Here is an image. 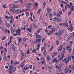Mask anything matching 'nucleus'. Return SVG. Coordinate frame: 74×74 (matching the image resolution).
I'll list each match as a JSON object with an SVG mask.
<instances>
[{"label":"nucleus","mask_w":74,"mask_h":74,"mask_svg":"<svg viewBox=\"0 0 74 74\" xmlns=\"http://www.w3.org/2000/svg\"><path fill=\"white\" fill-rule=\"evenodd\" d=\"M3 7L4 8H7V7L5 5V4H3L2 5Z\"/></svg>","instance_id":"38"},{"label":"nucleus","mask_w":74,"mask_h":74,"mask_svg":"<svg viewBox=\"0 0 74 74\" xmlns=\"http://www.w3.org/2000/svg\"><path fill=\"white\" fill-rule=\"evenodd\" d=\"M11 19V20H10V23H11V24H12V23L13 22V21H14V19L13 18H10Z\"/></svg>","instance_id":"11"},{"label":"nucleus","mask_w":74,"mask_h":74,"mask_svg":"<svg viewBox=\"0 0 74 74\" xmlns=\"http://www.w3.org/2000/svg\"><path fill=\"white\" fill-rule=\"evenodd\" d=\"M70 40V38H67L66 39V41H69Z\"/></svg>","instance_id":"48"},{"label":"nucleus","mask_w":74,"mask_h":74,"mask_svg":"<svg viewBox=\"0 0 74 74\" xmlns=\"http://www.w3.org/2000/svg\"><path fill=\"white\" fill-rule=\"evenodd\" d=\"M35 35L36 38H41V36H40L39 35H37V33H35Z\"/></svg>","instance_id":"7"},{"label":"nucleus","mask_w":74,"mask_h":74,"mask_svg":"<svg viewBox=\"0 0 74 74\" xmlns=\"http://www.w3.org/2000/svg\"><path fill=\"white\" fill-rule=\"evenodd\" d=\"M58 34H60V35H62V32L60 31H59Z\"/></svg>","instance_id":"47"},{"label":"nucleus","mask_w":74,"mask_h":74,"mask_svg":"<svg viewBox=\"0 0 74 74\" xmlns=\"http://www.w3.org/2000/svg\"><path fill=\"white\" fill-rule=\"evenodd\" d=\"M29 9H30V7H27L25 8V10L27 11V10H29Z\"/></svg>","instance_id":"32"},{"label":"nucleus","mask_w":74,"mask_h":74,"mask_svg":"<svg viewBox=\"0 0 74 74\" xmlns=\"http://www.w3.org/2000/svg\"><path fill=\"white\" fill-rule=\"evenodd\" d=\"M64 60L65 63L66 64H67V58H64Z\"/></svg>","instance_id":"31"},{"label":"nucleus","mask_w":74,"mask_h":74,"mask_svg":"<svg viewBox=\"0 0 74 74\" xmlns=\"http://www.w3.org/2000/svg\"><path fill=\"white\" fill-rule=\"evenodd\" d=\"M46 70H48V69H49V66H46Z\"/></svg>","instance_id":"57"},{"label":"nucleus","mask_w":74,"mask_h":74,"mask_svg":"<svg viewBox=\"0 0 74 74\" xmlns=\"http://www.w3.org/2000/svg\"><path fill=\"white\" fill-rule=\"evenodd\" d=\"M32 52H34L35 53H37V51H36V50L34 49L32 51Z\"/></svg>","instance_id":"24"},{"label":"nucleus","mask_w":74,"mask_h":74,"mask_svg":"<svg viewBox=\"0 0 74 74\" xmlns=\"http://www.w3.org/2000/svg\"><path fill=\"white\" fill-rule=\"evenodd\" d=\"M71 56L72 58V59H74V56H73V55H71Z\"/></svg>","instance_id":"62"},{"label":"nucleus","mask_w":74,"mask_h":74,"mask_svg":"<svg viewBox=\"0 0 74 74\" xmlns=\"http://www.w3.org/2000/svg\"><path fill=\"white\" fill-rule=\"evenodd\" d=\"M57 16L58 17H59V16L60 17V14H59V13H58L57 14Z\"/></svg>","instance_id":"45"},{"label":"nucleus","mask_w":74,"mask_h":74,"mask_svg":"<svg viewBox=\"0 0 74 74\" xmlns=\"http://www.w3.org/2000/svg\"><path fill=\"white\" fill-rule=\"evenodd\" d=\"M26 15L27 16H29V13L27 12H25Z\"/></svg>","instance_id":"33"},{"label":"nucleus","mask_w":74,"mask_h":74,"mask_svg":"<svg viewBox=\"0 0 74 74\" xmlns=\"http://www.w3.org/2000/svg\"><path fill=\"white\" fill-rule=\"evenodd\" d=\"M13 8H18L19 7L18 6L15 5H13Z\"/></svg>","instance_id":"25"},{"label":"nucleus","mask_w":74,"mask_h":74,"mask_svg":"<svg viewBox=\"0 0 74 74\" xmlns=\"http://www.w3.org/2000/svg\"><path fill=\"white\" fill-rule=\"evenodd\" d=\"M29 69L28 67L25 66L24 67V68L23 69H24V70H25V71H26V70H27V69Z\"/></svg>","instance_id":"28"},{"label":"nucleus","mask_w":74,"mask_h":74,"mask_svg":"<svg viewBox=\"0 0 74 74\" xmlns=\"http://www.w3.org/2000/svg\"><path fill=\"white\" fill-rule=\"evenodd\" d=\"M60 6L61 7H63V4L61 3L60 5Z\"/></svg>","instance_id":"61"},{"label":"nucleus","mask_w":74,"mask_h":74,"mask_svg":"<svg viewBox=\"0 0 74 74\" xmlns=\"http://www.w3.org/2000/svg\"><path fill=\"white\" fill-rule=\"evenodd\" d=\"M57 21L58 22H60V21H61V19L60 18H57Z\"/></svg>","instance_id":"34"},{"label":"nucleus","mask_w":74,"mask_h":74,"mask_svg":"<svg viewBox=\"0 0 74 74\" xmlns=\"http://www.w3.org/2000/svg\"><path fill=\"white\" fill-rule=\"evenodd\" d=\"M52 66L51 67V68H49V71H50V72H51V69H52Z\"/></svg>","instance_id":"50"},{"label":"nucleus","mask_w":74,"mask_h":74,"mask_svg":"<svg viewBox=\"0 0 74 74\" xmlns=\"http://www.w3.org/2000/svg\"><path fill=\"white\" fill-rule=\"evenodd\" d=\"M70 48V46H66V49H69V48Z\"/></svg>","instance_id":"36"},{"label":"nucleus","mask_w":74,"mask_h":74,"mask_svg":"<svg viewBox=\"0 0 74 74\" xmlns=\"http://www.w3.org/2000/svg\"><path fill=\"white\" fill-rule=\"evenodd\" d=\"M52 26V25L49 26L47 27V28H51Z\"/></svg>","instance_id":"59"},{"label":"nucleus","mask_w":74,"mask_h":74,"mask_svg":"<svg viewBox=\"0 0 74 74\" xmlns=\"http://www.w3.org/2000/svg\"><path fill=\"white\" fill-rule=\"evenodd\" d=\"M45 48L44 47V46L43 48L42 47H41V49L42 52V51H43V50H44V49H45Z\"/></svg>","instance_id":"23"},{"label":"nucleus","mask_w":74,"mask_h":74,"mask_svg":"<svg viewBox=\"0 0 74 74\" xmlns=\"http://www.w3.org/2000/svg\"><path fill=\"white\" fill-rule=\"evenodd\" d=\"M12 33H15V32H16V30L15 29H13L12 28H11L10 29Z\"/></svg>","instance_id":"9"},{"label":"nucleus","mask_w":74,"mask_h":74,"mask_svg":"<svg viewBox=\"0 0 74 74\" xmlns=\"http://www.w3.org/2000/svg\"><path fill=\"white\" fill-rule=\"evenodd\" d=\"M63 46L62 45L58 49V51L59 52L62 49V48H63Z\"/></svg>","instance_id":"14"},{"label":"nucleus","mask_w":74,"mask_h":74,"mask_svg":"<svg viewBox=\"0 0 74 74\" xmlns=\"http://www.w3.org/2000/svg\"><path fill=\"white\" fill-rule=\"evenodd\" d=\"M12 69V72H14L16 70V67H14Z\"/></svg>","instance_id":"15"},{"label":"nucleus","mask_w":74,"mask_h":74,"mask_svg":"<svg viewBox=\"0 0 74 74\" xmlns=\"http://www.w3.org/2000/svg\"><path fill=\"white\" fill-rule=\"evenodd\" d=\"M27 54H29L30 53V49H28L27 50Z\"/></svg>","instance_id":"29"},{"label":"nucleus","mask_w":74,"mask_h":74,"mask_svg":"<svg viewBox=\"0 0 74 74\" xmlns=\"http://www.w3.org/2000/svg\"><path fill=\"white\" fill-rule=\"evenodd\" d=\"M27 31H29V32H32V29L27 28Z\"/></svg>","instance_id":"19"},{"label":"nucleus","mask_w":74,"mask_h":74,"mask_svg":"<svg viewBox=\"0 0 74 74\" xmlns=\"http://www.w3.org/2000/svg\"><path fill=\"white\" fill-rule=\"evenodd\" d=\"M56 58H55L53 59V62H56Z\"/></svg>","instance_id":"60"},{"label":"nucleus","mask_w":74,"mask_h":74,"mask_svg":"<svg viewBox=\"0 0 74 74\" xmlns=\"http://www.w3.org/2000/svg\"><path fill=\"white\" fill-rule=\"evenodd\" d=\"M55 30H56V29L54 28L52 30H50L49 31V32H50V33L47 32V34H48V35H50L51 34V33H53V31H55Z\"/></svg>","instance_id":"2"},{"label":"nucleus","mask_w":74,"mask_h":74,"mask_svg":"<svg viewBox=\"0 0 74 74\" xmlns=\"http://www.w3.org/2000/svg\"><path fill=\"white\" fill-rule=\"evenodd\" d=\"M18 1H16L14 2V4H17V3H18Z\"/></svg>","instance_id":"64"},{"label":"nucleus","mask_w":74,"mask_h":74,"mask_svg":"<svg viewBox=\"0 0 74 74\" xmlns=\"http://www.w3.org/2000/svg\"><path fill=\"white\" fill-rule=\"evenodd\" d=\"M41 29H42L41 28H40L39 29H38V30L37 32H36V33H39L40 32V30H41Z\"/></svg>","instance_id":"27"},{"label":"nucleus","mask_w":74,"mask_h":74,"mask_svg":"<svg viewBox=\"0 0 74 74\" xmlns=\"http://www.w3.org/2000/svg\"><path fill=\"white\" fill-rule=\"evenodd\" d=\"M29 68L30 69H32V65H30L29 66Z\"/></svg>","instance_id":"53"},{"label":"nucleus","mask_w":74,"mask_h":74,"mask_svg":"<svg viewBox=\"0 0 74 74\" xmlns=\"http://www.w3.org/2000/svg\"><path fill=\"white\" fill-rule=\"evenodd\" d=\"M49 55H48L47 56V61H49Z\"/></svg>","instance_id":"44"},{"label":"nucleus","mask_w":74,"mask_h":74,"mask_svg":"<svg viewBox=\"0 0 74 74\" xmlns=\"http://www.w3.org/2000/svg\"><path fill=\"white\" fill-rule=\"evenodd\" d=\"M13 18V16H12V15H11V16L9 17L7 16H5V19H10V18Z\"/></svg>","instance_id":"6"},{"label":"nucleus","mask_w":74,"mask_h":74,"mask_svg":"<svg viewBox=\"0 0 74 74\" xmlns=\"http://www.w3.org/2000/svg\"><path fill=\"white\" fill-rule=\"evenodd\" d=\"M19 11V9L15 10L14 12H18Z\"/></svg>","instance_id":"43"},{"label":"nucleus","mask_w":74,"mask_h":74,"mask_svg":"<svg viewBox=\"0 0 74 74\" xmlns=\"http://www.w3.org/2000/svg\"><path fill=\"white\" fill-rule=\"evenodd\" d=\"M5 69H8V66H5Z\"/></svg>","instance_id":"63"},{"label":"nucleus","mask_w":74,"mask_h":74,"mask_svg":"<svg viewBox=\"0 0 74 74\" xmlns=\"http://www.w3.org/2000/svg\"><path fill=\"white\" fill-rule=\"evenodd\" d=\"M71 11H69L68 12V15L70 16V14H71Z\"/></svg>","instance_id":"52"},{"label":"nucleus","mask_w":74,"mask_h":74,"mask_svg":"<svg viewBox=\"0 0 74 74\" xmlns=\"http://www.w3.org/2000/svg\"><path fill=\"white\" fill-rule=\"evenodd\" d=\"M40 44H38L37 45V47L38 48H40Z\"/></svg>","instance_id":"55"},{"label":"nucleus","mask_w":74,"mask_h":74,"mask_svg":"<svg viewBox=\"0 0 74 74\" xmlns=\"http://www.w3.org/2000/svg\"><path fill=\"white\" fill-rule=\"evenodd\" d=\"M64 51L63 52H62V53L61 55V57L59 59V60H61V59H62L63 58H64Z\"/></svg>","instance_id":"1"},{"label":"nucleus","mask_w":74,"mask_h":74,"mask_svg":"<svg viewBox=\"0 0 74 74\" xmlns=\"http://www.w3.org/2000/svg\"><path fill=\"white\" fill-rule=\"evenodd\" d=\"M63 25L64 26H65L66 27H68L69 25H68V24L66 23H63Z\"/></svg>","instance_id":"17"},{"label":"nucleus","mask_w":74,"mask_h":74,"mask_svg":"<svg viewBox=\"0 0 74 74\" xmlns=\"http://www.w3.org/2000/svg\"><path fill=\"white\" fill-rule=\"evenodd\" d=\"M5 33H8L9 34L10 33V30H8L7 29L5 30Z\"/></svg>","instance_id":"12"},{"label":"nucleus","mask_w":74,"mask_h":74,"mask_svg":"<svg viewBox=\"0 0 74 74\" xmlns=\"http://www.w3.org/2000/svg\"><path fill=\"white\" fill-rule=\"evenodd\" d=\"M6 36H4L2 39V40L3 41L4 40L5 38H6Z\"/></svg>","instance_id":"39"},{"label":"nucleus","mask_w":74,"mask_h":74,"mask_svg":"<svg viewBox=\"0 0 74 74\" xmlns=\"http://www.w3.org/2000/svg\"><path fill=\"white\" fill-rule=\"evenodd\" d=\"M46 55H47V52L46 50H45L43 53L42 56H43L44 58H45V57H46Z\"/></svg>","instance_id":"5"},{"label":"nucleus","mask_w":74,"mask_h":74,"mask_svg":"<svg viewBox=\"0 0 74 74\" xmlns=\"http://www.w3.org/2000/svg\"><path fill=\"white\" fill-rule=\"evenodd\" d=\"M69 60H70V61H71V58H68V61H67V63L69 62Z\"/></svg>","instance_id":"40"},{"label":"nucleus","mask_w":74,"mask_h":74,"mask_svg":"<svg viewBox=\"0 0 74 74\" xmlns=\"http://www.w3.org/2000/svg\"><path fill=\"white\" fill-rule=\"evenodd\" d=\"M53 46H52L51 47V49H50L49 51H52V49H53Z\"/></svg>","instance_id":"49"},{"label":"nucleus","mask_w":74,"mask_h":74,"mask_svg":"<svg viewBox=\"0 0 74 74\" xmlns=\"http://www.w3.org/2000/svg\"><path fill=\"white\" fill-rule=\"evenodd\" d=\"M6 13H7V14H8L9 15H10V13H8V10H6Z\"/></svg>","instance_id":"54"},{"label":"nucleus","mask_w":74,"mask_h":74,"mask_svg":"<svg viewBox=\"0 0 74 74\" xmlns=\"http://www.w3.org/2000/svg\"><path fill=\"white\" fill-rule=\"evenodd\" d=\"M22 41V38H18V42H21Z\"/></svg>","instance_id":"22"},{"label":"nucleus","mask_w":74,"mask_h":74,"mask_svg":"<svg viewBox=\"0 0 74 74\" xmlns=\"http://www.w3.org/2000/svg\"><path fill=\"white\" fill-rule=\"evenodd\" d=\"M23 66H24V64H23V63H22L20 65V66L22 68L23 67Z\"/></svg>","instance_id":"41"},{"label":"nucleus","mask_w":74,"mask_h":74,"mask_svg":"<svg viewBox=\"0 0 74 74\" xmlns=\"http://www.w3.org/2000/svg\"><path fill=\"white\" fill-rule=\"evenodd\" d=\"M47 11L48 12H52V9L51 8L47 7Z\"/></svg>","instance_id":"4"},{"label":"nucleus","mask_w":74,"mask_h":74,"mask_svg":"<svg viewBox=\"0 0 74 74\" xmlns=\"http://www.w3.org/2000/svg\"><path fill=\"white\" fill-rule=\"evenodd\" d=\"M49 16L50 18H52V15L51 13L49 14Z\"/></svg>","instance_id":"37"},{"label":"nucleus","mask_w":74,"mask_h":74,"mask_svg":"<svg viewBox=\"0 0 74 74\" xmlns=\"http://www.w3.org/2000/svg\"><path fill=\"white\" fill-rule=\"evenodd\" d=\"M69 72V71H68V69L67 68H65V70H64V73L65 74H66L67 73Z\"/></svg>","instance_id":"10"},{"label":"nucleus","mask_w":74,"mask_h":74,"mask_svg":"<svg viewBox=\"0 0 74 74\" xmlns=\"http://www.w3.org/2000/svg\"><path fill=\"white\" fill-rule=\"evenodd\" d=\"M11 11H13V12H15V9H14L13 8H11Z\"/></svg>","instance_id":"30"},{"label":"nucleus","mask_w":74,"mask_h":74,"mask_svg":"<svg viewBox=\"0 0 74 74\" xmlns=\"http://www.w3.org/2000/svg\"><path fill=\"white\" fill-rule=\"evenodd\" d=\"M57 18H56V17H55L54 18H53V21H57Z\"/></svg>","instance_id":"35"},{"label":"nucleus","mask_w":74,"mask_h":74,"mask_svg":"<svg viewBox=\"0 0 74 74\" xmlns=\"http://www.w3.org/2000/svg\"><path fill=\"white\" fill-rule=\"evenodd\" d=\"M31 4H32V3H29L25 5V7H28L29 5H31Z\"/></svg>","instance_id":"16"},{"label":"nucleus","mask_w":74,"mask_h":74,"mask_svg":"<svg viewBox=\"0 0 74 74\" xmlns=\"http://www.w3.org/2000/svg\"><path fill=\"white\" fill-rule=\"evenodd\" d=\"M66 6L67 7L69 8H70V5H69V4H67L66 5Z\"/></svg>","instance_id":"51"},{"label":"nucleus","mask_w":74,"mask_h":74,"mask_svg":"<svg viewBox=\"0 0 74 74\" xmlns=\"http://www.w3.org/2000/svg\"><path fill=\"white\" fill-rule=\"evenodd\" d=\"M12 34L14 36H18V35L16 32V33L15 32H12Z\"/></svg>","instance_id":"13"},{"label":"nucleus","mask_w":74,"mask_h":74,"mask_svg":"<svg viewBox=\"0 0 74 74\" xmlns=\"http://www.w3.org/2000/svg\"><path fill=\"white\" fill-rule=\"evenodd\" d=\"M38 3H36L35 4L34 8H37L38 7Z\"/></svg>","instance_id":"20"},{"label":"nucleus","mask_w":74,"mask_h":74,"mask_svg":"<svg viewBox=\"0 0 74 74\" xmlns=\"http://www.w3.org/2000/svg\"><path fill=\"white\" fill-rule=\"evenodd\" d=\"M38 11L37 12V14L38 15H40V13L41 12V9H38Z\"/></svg>","instance_id":"8"},{"label":"nucleus","mask_w":74,"mask_h":74,"mask_svg":"<svg viewBox=\"0 0 74 74\" xmlns=\"http://www.w3.org/2000/svg\"><path fill=\"white\" fill-rule=\"evenodd\" d=\"M21 29H20L18 28L16 30V33L17 34L19 35H21Z\"/></svg>","instance_id":"3"},{"label":"nucleus","mask_w":74,"mask_h":74,"mask_svg":"<svg viewBox=\"0 0 74 74\" xmlns=\"http://www.w3.org/2000/svg\"><path fill=\"white\" fill-rule=\"evenodd\" d=\"M69 24L70 25V28H73V26L72 25V24H71V21H69Z\"/></svg>","instance_id":"18"},{"label":"nucleus","mask_w":74,"mask_h":74,"mask_svg":"<svg viewBox=\"0 0 74 74\" xmlns=\"http://www.w3.org/2000/svg\"><path fill=\"white\" fill-rule=\"evenodd\" d=\"M13 66L11 65L9 68V70H12Z\"/></svg>","instance_id":"46"},{"label":"nucleus","mask_w":74,"mask_h":74,"mask_svg":"<svg viewBox=\"0 0 74 74\" xmlns=\"http://www.w3.org/2000/svg\"><path fill=\"white\" fill-rule=\"evenodd\" d=\"M67 58H71L70 57V55H69L67 56Z\"/></svg>","instance_id":"58"},{"label":"nucleus","mask_w":74,"mask_h":74,"mask_svg":"<svg viewBox=\"0 0 74 74\" xmlns=\"http://www.w3.org/2000/svg\"><path fill=\"white\" fill-rule=\"evenodd\" d=\"M59 66H60V68H61V67H62V66H63V64H62V63H60V64H59Z\"/></svg>","instance_id":"42"},{"label":"nucleus","mask_w":74,"mask_h":74,"mask_svg":"<svg viewBox=\"0 0 74 74\" xmlns=\"http://www.w3.org/2000/svg\"><path fill=\"white\" fill-rule=\"evenodd\" d=\"M71 35L72 37V38H73L74 37V32L71 33Z\"/></svg>","instance_id":"26"},{"label":"nucleus","mask_w":74,"mask_h":74,"mask_svg":"<svg viewBox=\"0 0 74 74\" xmlns=\"http://www.w3.org/2000/svg\"><path fill=\"white\" fill-rule=\"evenodd\" d=\"M62 3H64L65 4H67V3L64 1H62Z\"/></svg>","instance_id":"56"},{"label":"nucleus","mask_w":74,"mask_h":74,"mask_svg":"<svg viewBox=\"0 0 74 74\" xmlns=\"http://www.w3.org/2000/svg\"><path fill=\"white\" fill-rule=\"evenodd\" d=\"M14 63L15 64H19V62H18L15 61H14Z\"/></svg>","instance_id":"21"}]
</instances>
